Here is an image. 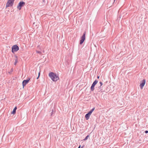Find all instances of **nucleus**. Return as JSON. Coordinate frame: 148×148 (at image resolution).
Instances as JSON below:
<instances>
[{
    "label": "nucleus",
    "mask_w": 148,
    "mask_h": 148,
    "mask_svg": "<svg viewBox=\"0 0 148 148\" xmlns=\"http://www.w3.org/2000/svg\"><path fill=\"white\" fill-rule=\"evenodd\" d=\"M19 50V47L17 45H13L12 47V53H14V52H16Z\"/></svg>",
    "instance_id": "f03ea898"
},
{
    "label": "nucleus",
    "mask_w": 148,
    "mask_h": 148,
    "mask_svg": "<svg viewBox=\"0 0 148 148\" xmlns=\"http://www.w3.org/2000/svg\"><path fill=\"white\" fill-rule=\"evenodd\" d=\"M25 3L23 1L20 2L17 6V8L19 10H21V8L25 5Z\"/></svg>",
    "instance_id": "423d86ee"
},
{
    "label": "nucleus",
    "mask_w": 148,
    "mask_h": 148,
    "mask_svg": "<svg viewBox=\"0 0 148 148\" xmlns=\"http://www.w3.org/2000/svg\"><path fill=\"white\" fill-rule=\"evenodd\" d=\"M80 146H79V147L78 148H80Z\"/></svg>",
    "instance_id": "412c9836"
},
{
    "label": "nucleus",
    "mask_w": 148,
    "mask_h": 148,
    "mask_svg": "<svg viewBox=\"0 0 148 148\" xmlns=\"http://www.w3.org/2000/svg\"><path fill=\"white\" fill-rule=\"evenodd\" d=\"M16 58L15 59V61L14 62V64L15 65H16L17 63L18 62V59H17V56H15Z\"/></svg>",
    "instance_id": "9d476101"
},
{
    "label": "nucleus",
    "mask_w": 148,
    "mask_h": 148,
    "mask_svg": "<svg viewBox=\"0 0 148 148\" xmlns=\"http://www.w3.org/2000/svg\"><path fill=\"white\" fill-rule=\"evenodd\" d=\"M90 116H89V115H88L87 114H86L85 116V117L86 119L87 120H88Z\"/></svg>",
    "instance_id": "9b49d317"
},
{
    "label": "nucleus",
    "mask_w": 148,
    "mask_h": 148,
    "mask_svg": "<svg viewBox=\"0 0 148 148\" xmlns=\"http://www.w3.org/2000/svg\"><path fill=\"white\" fill-rule=\"evenodd\" d=\"M14 0H8L6 4V7L12 6L13 4Z\"/></svg>",
    "instance_id": "20e7f679"
},
{
    "label": "nucleus",
    "mask_w": 148,
    "mask_h": 148,
    "mask_svg": "<svg viewBox=\"0 0 148 148\" xmlns=\"http://www.w3.org/2000/svg\"><path fill=\"white\" fill-rule=\"evenodd\" d=\"M99 76H97V78L98 79H99Z\"/></svg>",
    "instance_id": "aec40b11"
},
{
    "label": "nucleus",
    "mask_w": 148,
    "mask_h": 148,
    "mask_svg": "<svg viewBox=\"0 0 148 148\" xmlns=\"http://www.w3.org/2000/svg\"><path fill=\"white\" fill-rule=\"evenodd\" d=\"M115 0H114V1H115Z\"/></svg>",
    "instance_id": "4be33fe9"
},
{
    "label": "nucleus",
    "mask_w": 148,
    "mask_h": 148,
    "mask_svg": "<svg viewBox=\"0 0 148 148\" xmlns=\"http://www.w3.org/2000/svg\"><path fill=\"white\" fill-rule=\"evenodd\" d=\"M89 136V135H88V136H86L85 138H84V139L83 140H84V141H85V140H86L88 139V138Z\"/></svg>",
    "instance_id": "4468645a"
},
{
    "label": "nucleus",
    "mask_w": 148,
    "mask_h": 148,
    "mask_svg": "<svg viewBox=\"0 0 148 148\" xmlns=\"http://www.w3.org/2000/svg\"><path fill=\"white\" fill-rule=\"evenodd\" d=\"M88 115H89V116H90L91 114L89 112H88V113H87Z\"/></svg>",
    "instance_id": "6ab92c4d"
},
{
    "label": "nucleus",
    "mask_w": 148,
    "mask_h": 148,
    "mask_svg": "<svg viewBox=\"0 0 148 148\" xmlns=\"http://www.w3.org/2000/svg\"><path fill=\"white\" fill-rule=\"evenodd\" d=\"M145 133H146V134H147V133H148V131H147V130H146V131H145Z\"/></svg>",
    "instance_id": "a211bd4d"
},
{
    "label": "nucleus",
    "mask_w": 148,
    "mask_h": 148,
    "mask_svg": "<svg viewBox=\"0 0 148 148\" xmlns=\"http://www.w3.org/2000/svg\"><path fill=\"white\" fill-rule=\"evenodd\" d=\"M99 84H100V86H101L103 85V83H102V82H99Z\"/></svg>",
    "instance_id": "dca6fc26"
},
{
    "label": "nucleus",
    "mask_w": 148,
    "mask_h": 148,
    "mask_svg": "<svg viewBox=\"0 0 148 148\" xmlns=\"http://www.w3.org/2000/svg\"><path fill=\"white\" fill-rule=\"evenodd\" d=\"M145 82L146 81L145 79H143L142 81V83L140 84V87L141 89H143V86H144L145 83Z\"/></svg>",
    "instance_id": "6e6552de"
},
{
    "label": "nucleus",
    "mask_w": 148,
    "mask_h": 148,
    "mask_svg": "<svg viewBox=\"0 0 148 148\" xmlns=\"http://www.w3.org/2000/svg\"><path fill=\"white\" fill-rule=\"evenodd\" d=\"M36 51L37 53H39V54H41V52L40 51Z\"/></svg>",
    "instance_id": "2eb2a0df"
},
{
    "label": "nucleus",
    "mask_w": 148,
    "mask_h": 148,
    "mask_svg": "<svg viewBox=\"0 0 148 148\" xmlns=\"http://www.w3.org/2000/svg\"><path fill=\"white\" fill-rule=\"evenodd\" d=\"M17 109V107H15L13 111L12 112L11 114H14L16 113V110Z\"/></svg>",
    "instance_id": "1a4fd4ad"
},
{
    "label": "nucleus",
    "mask_w": 148,
    "mask_h": 148,
    "mask_svg": "<svg viewBox=\"0 0 148 148\" xmlns=\"http://www.w3.org/2000/svg\"><path fill=\"white\" fill-rule=\"evenodd\" d=\"M95 108H93L92 109V110H90L89 112L91 114H92V112H93V111L94 110H95Z\"/></svg>",
    "instance_id": "ddd939ff"
},
{
    "label": "nucleus",
    "mask_w": 148,
    "mask_h": 148,
    "mask_svg": "<svg viewBox=\"0 0 148 148\" xmlns=\"http://www.w3.org/2000/svg\"><path fill=\"white\" fill-rule=\"evenodd\" d=\"M30 79V78H29L27 79L24 80L22 82V85L23 87H24V86H25L29 82Z\"/></svg>",
    "instance_id": "0eeeda50"
},
{
    "label": "nucleus",
    "mask_w": 148,
    "mask_h": 148,
    "mask_svg": "<svg viewBox=\"0 0 148 148\" xmlns=\"http://www.w3.org/2000/svg\"><path fill=\"white\" fill-rule=\"evenodd\" d=\"M98 81L97 80H95L92 83L91 88L90 89L91 91H93L94 90V87L95 85L97 83Z\"/></svg>",
    "instance_id": "39448f33"
},
{
    "label": "nucleus",
    "mask_w": 148,
    "mask_h": 148,
    "mask_svg": "<svg viewBox=\"0 0 148 148\" xmlns=\"http://www.w3.org/2000/svg\"><path fill=\"white\" fill-rule=\"evenodd\" d=\"M101 86H99L98 88V90L99 92L101 91Z\"/></svg>",
    "instance_id": "f8f14e48"
},
{
    "label": "nucleus",
    "mask_w": 148,
    "mask_h": 148,
    "mask_svg": "<svg viewBox=\"0 0 148 148\" xmlns=\"http://www.w3.org/2000/svg\"><path fill=\"white\" fill-rule=\"evenodd\" d=\"M40 74V73H38V75H38V77L37 78V79H38V78H39V77Z\"/></svg>",
    "instance_id": "f3484780"
},
{
    "label": "nucleus",
    "mask_w": 148,
    "mask_h": 148,
    "mask_svg": "<svg viewBox=\"0 0 148 148\" xmlns=\"http://www.w3.org/2000/svg\"><path fill=\"white\" fill-rule=\"evenodd\" d=\"M86 34V32H84L82 36L81 37V40H80V45L82 44L84 40L85 39V35Z\"/></svg>",
    "instance_id": "7ed1b4c3"
},
{
    "label": "nucleus",
    "mask_w": 148,
    "mask_h": 148,
    "mask_svg": "<svg viewBox=\"0 0 148 148\" xmlns=\"http://www.w3.org/2000/svg\"><path fill=\"white\" fill-rule=\"evenodd\" d=\"M49 76L54 82H56L59 79L58 75L52 72H51L49 73Z\"/></svg>",
    "instance_id": "f257e3e1"
}]
</instances>
